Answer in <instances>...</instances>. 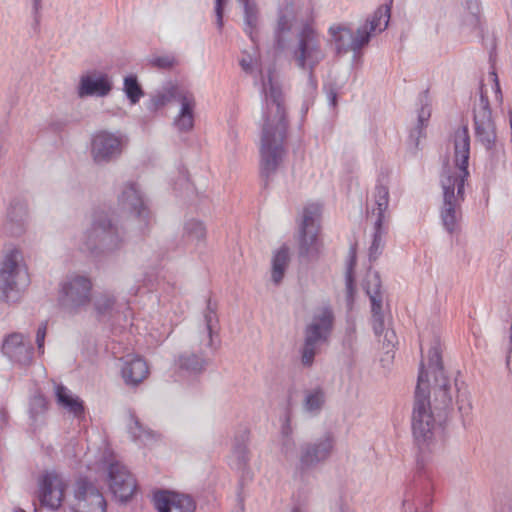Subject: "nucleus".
Segmentation results:
<instances>
[{"mask_svg": "<svg viewBox=\"0 0 512 512\" xmlns=\"http://www.w3.org/2000/svg\"><path fill=\"white\" fill-rule=\"evenodd\" d=\"M440 340L435 338L428 352L427 364L420 365L412 412V433L420 450L428 448L440 426L438 410L452 403L451 386L445 374Z\"/></svg>", "mask_w": 512, "mask_h": 512, "instance_id": "nucleus-1", "label": "nucleus"}, {"mask_svg": "<svg viewBox=\"0 0 512 512\" xmlns=\"http://www.w3.org/2000/svg\"><path fill=\"white\" fill-rule=\"evenodd\" d=\"M264 101L261 116V137L259 146V168L261 178L268 181L276 174L286 156L285 140L287 120L285 99L274 71L262 76Z\"/></svg>", "mask_w": 512, "mask_h": 512, "instance_id": "nucleus-2", "label": "nucleus"}, {"mask_svg": "<svg viewBox=\"0 0 512 512\" xmlns=\"http://www.w3.org/2000/svg\"><path fill=\"white\" fill-rule=\"evenodd\" d=\"M454 167L445 168L441 174L442 204L440 218L444 229L453 234L460 230L462 204L465 201V182L469 177L470 135L467 126L454 133Z\"/></svg>", "mask_w": 512, "mask_h": 512, "instance_id": "nucleus-3", "label": "nucleus"}, {"mask_svg": "<svg viewBox=\"0 0 512 512\" xmlns=\"http://www.w3.org/2000/svg\"><path fill=\"white\" fill-rule=\"evenodd\" d=\"M123 244V233L105 214L95 215L91 226L80 237V249L96 256L112 254Z\"/></svg>", "mask_w": 512, "mask_h": 512, "instance_id": "nucleus-4", "label": "nucleus"}, {"mask_svg": "<svg viewBox=\"0 0 512 512\" xmlns=\"http://www.w3.org/2000/svg\"><path fill=\"white\" fill-rule=\"evenodd\" d=\"M290 55L295 65L307 72L308 82L315 88L314 70L325 59L326 53L321 37L312 25L306 23L297 32L295 43L290 47Z\"/></svg>", "mask_w": 512, "mask_h": 512, "instance_id": "nucleus-5", "label": "nucleus"}, {"mask_svg": "<svg viewBox=\"0 0 512 512\" xmlns=\"http://www.w3.org/2000/svg\"><path fill=\"white\" fill-rule=\"evenodd\" d=\"M28 284L29 275L23 254L18 249H12L0 264V301L8 304L18 302Z\"/></svg>", "mask_w": 512, "mask_h": 512, "instance_id": "nucleus-6", "label": "nucleus"}, {"mask_svg": "<svg viewBox=\"0 0 512 512\" xmlns=\"http://www.w3.org/2000/svg\"><path fill=\"white\" fill-rule=\"evenodd\" d=\"M93 284L82 274L67 275L59 285L58 302L61 309L74 316L85 311L92 300Z\"/></svg>", "mask_w": 512, "mask_h": 512, "instance_id": "nucleus-7", "label": "nucleus"}, {"mask_svg": "<svg viewBox=\"0 0 512 512\" xmlns=\"http://www.w3.org/2000/svg\"><path fill=\"white\" fill-rule=\"evenodd\" d=\"M334 315L330 308L324 307L314 313L311 322L305 327L304 342L301 348V363L310 367L320 347L328 340L332 331Z\"/></svg>", "mask_w": 512, "mask_h": 512, "instance_id": "nucleus-8", "label": "nucleus"}, {"mask_svg": "<svg viewBox=\"0 0 512 512\" xmlns=\"http://www.w3.org/2000/svg\"><path fill=\"white\" fill-rule=\"evenodd\" d=\"M69 481L54 470L43 472L37 480L36 497L41 506L49 510H57L61 507Z\"/></svg>", "mask_w": 512, "mask_h": 512, "instance_id": "nucleus-9", "label": "nucleus"}, {"mask_svg": "<svg viewBox=\"0 0 512 512\" xmlns=\"http://www.w3.org/2000/svg\"><path fill=\"white\" fill-rule=\"evenodd\" d=\"M101 465L108 472V484L112 494L122 502L128 501L136 490L133 475L112 455L104 457Z\"/></svg>", "mask_w": 512, "mask_h": 512, "instance_id": "nucleus-10", "label": "nucleus"}, {"mask_svg": "<svg viewBox=\"0 0 512 512\" xmlns=\"http://www.w3.org/2000/svg\"><path fill=\"white\" fill-rule=\"evenodd\" d=\"M1 353L13 367L27 369L34 362V347L29 335L20 332L7 334L1 344Z\"/></svg>", "mask_w": 512, "mask_h": 512, "instance_id": "nucleus-11", "label": "nucleus"}, {"mask_svg": "<svg viewBox=\"0 0 512 512\" xmlns=\"http://www.w3.org/2000/svg\"><path fill=\"white\" fill-rule=\"evenodd\" d=\"M125 138L121 133L101 130L95 133L91 141V156L95 163L106 164L123 152Z\"/></svg>", "mask_w": 512, "mask_h": 512, "instance_id": "nucleus-12", "label": "nucleus"}, {"mask_svg": "<svg viewBox=\"0 0 512 512\" xmlns=\"http://www.w3.org/2000/svg\"><path fill=\"white\" fill-rule=\"evenodd\" d=\"M335 437L326 432L313 442H306L299 449V465L301 469H310L327 461L333 453Z\"/></svg>", "mask_w": 512, "mask_h": 512, "instance_id": "nucleus-13", "label": "nucleus"}, {"mask_svg": "<svg viewBox=\"0 0 512 512\" xmlns=\"http://www.w3.org/2000/svg\"><path fill=\"white\" fill-rule=\"evenodd\" d=\"M329 35L337 54H345L350 51L357 52L369 43L367 25L358 28L356 34L345 25H332L329 28Z\"/></svg>", "mask_w": 512, "mask_h": 512, "instance_id": "nucleus-14", "label": "nucleus"}, {"mask_svg": "<svg viewBox=\"0 0 512 512\" xmlns=\"http://www.w3.org/2000/svg\"><path fill=\"white\" fill-rule=\"evenodd\" d=\"M73 512H105L103 494L87 479H79L74 491Z\"/></svg>", "mask_w": 512, "mask_h": 512, "instance_id": "nucleus-15", "label": "nucleus"}, {"mask_svg": "<svg viewBox=\"0 0 512 512\" xmlns=\"http://www.w3.org/2000/svg\"><path fill=\"white\" fill-rule=\"evenodd\" d=\"M365 290L371 303V324L376 336H381L387 326L383 308V293L378 273H369L366 278Z\"/></svg>", "mask_w": 512, "mask_h": 512, "instance_id": "nucleus-16", "label": "nucleus"}, {"mask_svg": "<svg viewBox=\"0 0 512 512\" xmlns=\"http://www.w3.org/2000/svg\"><path fill=\"white\" fill-rule=\"evenodd\" d=\"M474 126L477 140L487 150H491L496 141V129L492 120L489 100L483 94L480 96L478 107L474 110Z\"/></svg>", "mask_w": 512, "mask_h": 512, "instance_id": "nucleus-17", "label": "nucleus"}, {"mask_svg": "<svg viewBox=\"0 0 512 512\" xmlns=\"http://www.w3.org/2000/svg\"><path fill=\"white\" fill-rule=\"evenodd\" d=\"M118 205L123 211L135 215L140 221L141 228L148 226L150 214L136 183L128 182L123 185Z\"/></svg>", "mask_w": 512, "mask_h": 512, "instance_id": "nucleus-18", "label": "nucleus"}, {"mask_svg": "<svg viewBox=\"0 0 512 512\" xmlns=\"http://www.w3.org/2000/svg\"><path fill=\"white\" fill-rule=\"evenodd\" d=\"M433 503V487L430 483L422 485L414 484L406 487L402 499V512H421L422 510H429Z\"/></svg>", "mask_w": 512, "mask_h": 512, "instance_id": "nucleus-19", "label": "nucleus"}, {"mask_svg": "<svg viewBox=\"0 0 512 512\" xmlns=\"http://www.w3.org/2000/svg\"><path fill=\"white\" fill-rule=\"evenodd\" d=\"M158 512H195L196 505L188 495L158 491L153 497Z\"/></svg>", "mask_w": 512, "mask_h": 512, "instance_id": "nucleus-20", "label": "nucleus"}, {"mask_svg": "<svg viewBox=\"0 0 512 512\" xmlns=\"http://www.w3.org/2000/svg\"><path fill=\"white\" fill-rule=\"evenodd\" d=\"M27 220V203L22 199H13L7 209V216L4 223L5 233L13 237L21 236L26 230Z\"/></svg>", "mask_w": 512, "mask_h": 512, "instance_id": "nucleus-21", "label": "nucleus"}, {"mask_svg": "<svg viewBox=\"0 0 512 512\" xmlns=\"http://www.w3.org/2000/svg\"><path fill=\"white\" fill-rule=\"evenodd\" d=\"M112 90V81L107 74L94 73L81 77L78 86V96H107Z\"/></svg>", "mask_w": 512, "mask_h": 512, "instance_id": "nucleus-22", "label": "nucleus"}, {"mask_svg": "<svg viewBox=\"0 0 512 512\" xmlns=\"http://www.w3.org/2000/svg\"><path fill=\"white\" fill-rule=\"evenodd\" d=\"M177 97L181 107L179 113L174 118L173 125L180 132H188L194 126L195 97L191 92L188 94H178Z\"/></svg>", "mask_w": 512, "mask_h": 512, "instance_id": "nucleus-23", "label": "nucleus"}, {"mask_svg": "<svg viewBox=\"0 0 512 512\" xmlns=\"http://www.w3.org/2000/svg\"><path fill=\"white\" fill-rule=\"evenodd\" d=\"M148 373L147 363L141 357L128 355L124 358L121 374L127 385H138Z\"/></svg>", "mask_w": 512, "mask_h": 512, "instance_id": "nucleus-24", "label": "nucleus"}, {"mask_svg": "<svg viewBox=\"0 0 512 512\" xmlns=\"http://www.w3.org/2000/svg\"><path fill=\"white\" fill-rule=\"evenodd\" d=\"M248 432L245 430L240 436H236L233 441L232 452L229 457V465L232 469L244 472L250 461L247 447Z\"/></svg>", "mask_w": 512, "mask_h": 512, "instance_id": "nucleus-25", "label": "nucleus"}, {"mask_svg": "<svg viewBox=\"0 0 512 512\" xmlns=\"http://www.w3.org/2000/svg\"><path fill=\"white\" fill-rule=\"evenodd\" d=\"M295 15L291 10L281 11L274 30L275 47L284 50L287 47L289 36L295 24Z\"/></svg>", "mask_w": 512, "mask_h": 512, "instance_id": "nucleus-26", "label": "nucleus"}, {"mask_svg": "<svg viewBox=\"0 0 512 512\" xmlns=\"http://www.w3.org/2000/svg\"><path fill=\"white\" fill-rule=\"evenodd\" d=\"M177 369L185 375H197L205 370L206 359L202 354L183 352L175 359Z\"/></svg>", "mask_w": 512, "mask_h": 512, "instance_id": "nucleus-27", "label": "nucleus"}, {"mask_svg": "<svg viewBox=\"0 0 512 512\" xmlns=\"http://www.w3.org/2000/svg\"><path fill=\"white\" fill-rule=\"evenodd\" d=\"M317 235V230L300 229L299 257L307 260L317 258L321 247V243Z\"/></svg>", "mask_w": 512, "mask_h": 512, "instance_id": "nucleus-28", "label": "nucleus"}, {"mask_svg": "<svg viewBox=\"0 0 512 512\" xmlns=\"http://www.w3.org/2000/svg\"><path fill=\"white\" fill-rule=\"evenodd\" d=\"M206 227L203 222L197 219H189L184 223L182 240L186 245L199 247L205 243Z\"/></svg>", "mask_w": 512, "mask_h": 512, "instance_id": "nucleus-29", "label": "nucleus"}, {"mask_svg": "<svg viewBox=\"0 0 512 512\" xmlns=\"http://www.w3.org/2000/svg\"><path fill=\"white\" fill-rule=\"evenodd\" d=\"M56 401L59 406L79 417L84 412L82 401L72 394V392L63 385H57L55 388Z\"/></svg>", "mask_w": 512, "mask_h": 512, "instance_id": "nucleus-30", "label": "nucleus"}, {"mask_svg": "<svg viewBox=\"0 0 512 512\" xmlns=\"http://www.w3.org/2000/svg\"><path fill=\"white\" fill-rule=\"evenodd\" d=\"M393 0H390L388 4L378 7L372 16L367 20V32L369 33V39L372 35L384 31L389 24L391 6Z\"/></svg>", "mask_w": 512, "mask_h": 512, "instance_id": "nucleus-31", "label": "nucleus"}, {"mask_svg": "<svg viewBox=\"0 0 512 512\" xmlns=\"http://www.w3.org/2000/svg\"><path fill=\"white\" fill-rule=\"evenodd\" d=\"M48 411V402L46 398L40 394L35 393L29 401V418H30V425L37 429L39 426L44 424L46 419V414Z\"/></svg>", "mask_w": 512, "mask_h": 512, "instance_id": "nucleus-32", "label": "nucleus"}, {"mask_svg": "<svg viewBox=\"0 0 512 512\" xmlns=\"http://www.w3.org/2000/svg\"><path fill=\"white\" fill-rule=\"evenodd\" d=\"M244 9V31L255 42V33L259 23V11L254 0H238Z\"/></svg>", "mask_w": 512, "mask_h": 512, "instance_id": "nucleus-33", "label": "nucleus"}, {"mask_svg": "<svg viewBox=\"0 0 512 512\" xmlns=\"http://www.w3.org/2000/svg\"><path fill=\"white\" fill-rule=\"evenodd\" d=\"M289 262V249L286 246H282L277 251H275L272 258L271 271V279L274 284L278 285L281 283L288 268Z\"/></svg>", "mask_w": 512, "mask_h": 512, "instance_id": "nucleus-34", "label": "nucleus"}, {"mask_svg": "<svg viewBox=\"0 0 512 512\" xmlns=\"http://www.w3.org/2000/svg\"><path fill=\"white\" fill-rule=\"evenodd\" d=\"M325 403V394L322 388L315 387L304 391L303 408L310 414H318Z\"/></svg>", "mask_w": 512, "mask_h": 512, "instance_id": "nucleus-35", "label": "nucleus"}, {"mask_svg": "<svg viewBox=\"0 0 512 512\" xmlns=\"http://www.w3.org/2000/svg\"><path fill=\"white\" fill-rule=\"evenodd\" d=\"M387 234V226L381 223V220H375L374 233L372 243L369 248V259L376 260L383 252L385 241L384 237Z\"/></svg>", "mask_w": 512, "mask_h": 512, "instance_id": "nucleus-36", "label": "nucleus"}, {"mask_svg": "<svg viewBox=\"0 0 512 512\" xmlns=\"http://www.w3.org/2000/svg\"><path fill=\"white\" fill-rule=\"evenodd\" d=\"M376 208L372 210V215L376 216L375 220L385 222V212L389 205V190L384 185H377L374 193Z\"/></svg>", "mask_w": 512, "mask_h": 512, "instance_id": "nucleus-37", "label": "nucleus"}, {"mask_svg": "<svg viewBox=\"0 0 512 512\" xmlns=\"http://www.w3.org/2000/svg\"><path fill=\"white\" fill-rule=\"evenodd\" d=\"M321 216V206L317 203H311L304 207L300 229H309L319 231V221Z\"/></svg>", "mask_w": 512, "mask_h": 512, "instance_id": "nucleus-38", "label": "nucleus"}, {"mask_svg": "<svg viewBox=\"0 0 512 512\" xmlns=\"http://www.w3.org/2000/svg\"><path fill=\"white\" fill-rule=\"evenodd\" d=\"M466 15L463 18V25L469 29H476L481 23V7L479 0H465Z\"/></svg>", "mask_w": 512, "mask_h": 512, "instance_id": "nucleus-39", "label": "nucleus"}, {"mask_svg": "<svg viewBox=\"0 0 512 512\" xmlns=\"http://www.w3.org/2000/svg\"><path fill=\"white\" fill-rule=\"evenodd\" d=\"M123 91L131 105L137 104L144 96V91L135 75H129L124 78Z\"/></svg>", "mask_w": 512, "mask_h": 512, "instance_id": "nucleus-40", "label": "nucleus"}, {"mask_svg": "<svg viewBox=\"0 0 512 512\" xmlns=\"http://www.w3.org/2000/svg\"><path fill=\"white\" fill-rule=\"evenodd\" d=\"M190 91L171 85L164 91L158 92L152 97V103L154 107H162L171 100L179 102L178 94H188Z\"/></svg>", "mask_w": 512, "mask_h": 512, "instance_id": "nucleus-41", "label": "nucleus"}, {"mask_svg": "<svg viewBox=\"0 0 512 512\" xmlns=\"http://www.w3.org/2000/svg\"><path fill=\"white\" fill-rule=\"evenodd\" d=\"M204 321H205V332L206 337L204 340V345L207 347H212L213 345V335L217 332V324L218 319L217 315L211 307V302H208L207 311L204 314Z\"/></svg>", "mask_w": 512, "mask_h": 512, "instance_id": "nucleus-42", "label": "nucleus"}, {"mask_svg": "<svg viewBox=\"0 0 512 512\" xmlns=\"http://www.w3.org/2000/svg\"><path fill=\"white\" fill-rule=\"evenodd\" d=\"M421 107L418 110V124L416 128L412 131L411 136L417 134L418 137L422 135L423 129L426 127L427 122L431 116V108L427 103V97L424 96L421 100Z\"/></svg>", "mask_w": 512, "mask_h": 512, "instance_id": "nucleus-43", "label": "nucleus"}, {"mask_svg": "<svg viewBox=\"0 0 512 512\" xmlns=\"http://www.w3.org/2000/svg\"><path fill=\"white\" fill-rule=\"evenodd\" d=\"M115 304V299L109 294H100L94 300V308L99 316L109 315Z\"/></svg>", "mask_w": 512, "mask_h": 512, "instance_id": "nucleus-44", "label": "nucleus"}, {"mask_svg": "<svg viewBox=\"0 0 512 512\" xmlns=\"http://www.w3.org/2000/svg\"><path fill=\"white\" fill-rule=\"evenodd\" d=\"M129 432L135 440H139L144 443L153 437L152 431L144 428L136 418H132L129 426Z\"/></svg>", "mask_w": 512, "mask_h": 512, "instance_id": "nucleus-45", "label": "nucleus"}, {"mask_svg": "<svg viewBox=\"0 0 512 512\" xmlns=\"http://www.w3.org/2000/svg\"><path fill=\"white\" fill-rule=\"evenodd\" d=\"M31 4V29L35 33H39L42 19L43 0H29Z\"/></svg>", "mask_w": 512, "mask_h": 512, "instance_id": "nucleus-46", "label": "nucleus"}, {"mask_svg": "<svg viewBox=\"0 0 512 512\" xmlns=\"http://www.w3.org/2000/svg\"><path fill=\"white\" fill-rule=\"evenodd\" d=\"M149 62L153 67H156L159 69H170L174 65H176L177 60L174 55L165 54V55L153 56L149 60Z\"/></svg>", "mask_w": 512, "mask_h": 512, "instance_id": "nucleus-47", "label": "nucleus"}, {"mask_svg": "<svg viewBox=\"0 0 512 512\" xmlns=\"http://www.w3.org/2000/svg\"><path fill=\"white\" fill-rule=\"evenodd\" d=\"M239 65L241 69L249 75H254L258 71L262 75V72L259 70L257 59L250 54H244L239 61Z\"/></svg>", "mask_w": 512, "mask_h": 512, "instance_id": "nucleus-48", "label": "nucleus"}, {"mask_svg": "<svg viewBox=\"0 0 512 512\" xmlns=\"http://www.w3.org/2000/svg\"><path fill=\"white\" fill-rule=\"evenodd\" d=\"M46 334H47V323L43 322L38 327V329L36 331V337H35L37 351L40 355L44 354V343H45Z\"/></svg>", "mask_w": 512, "mask_h": 512, "instance_id": "nucleus-49", "label": "nucleus"}, {"mask_svg": "<svg viewBox=\"0 0 512 512\" xmlns=\"http://www.w3.org/2000/svg\"><path fill=\"white\" fill-rule=\"evenodd\" d=\"M227 0L215 1L216 24L219 29L223 27V10Z\"/></svg>", "mask_w": 512, "mask_h": 512, "instance_id": "nucleus-50", "label": "nucleus"}, {"mask_svg": "<svg viewBox=\"0 0 512 512\" xmlns=\"http://www.w3.org/2000/svg\"><path fill=\"white\" fill-rule=\"evenodd\" d=\"M384 336V344L389 346H394V343L396 341V334L392 329H389L388 327L385 328V331L382 334Z\"/></svg>", "mask_w": 512, "mask_h": 512, "instance_id": "nucleus-51", "label": "nucleus"}, {"mask_svg": "<svg viewBox=\"0 0 512 512\" xmlns=\"http://www.w3.org/2000/svg\"><path fill=\"white\" fill-rule=\"evenodd\" d=\"M346 292H347V297L349 299H351L353 297V293H354V285H353L352 273L350 270L346 274Z\"/></svg>", "mask_w": 512, "mask_h": 512, "instance_id": "nucleus-52", "label": "nucleus"}, {"mask_svg": "<svg viewBox=\"0 0 512 512\" xmlns=\"http://www.w3.org/2000/svg\"><path fill=\"white\" fill-rule=\"evenodd\" d=\"M509 348L506 355V366L510 368V362L512 358V335L509 336Z\"/></svg>", "mask_w": 512, "mask_h": 512, "instance_id": "nucleus-53", "label": "nucleus"}, {"mask_svg": "<svg viewBox=\"0 0 512 512\" xmlns=\"http://www.w3.org/2000/svg\"><path fill=\"white\" fill-rule=\"evenodd\" d=\"M328 101H329V104L332 106V107H335L336 104H337V93L333 90L329 91L328 93Z\"/></svg>", "mask_w": 512, "mask_h": 512, "instance_id": "nucleus-54", "label": "nucleus"}, {"mask_svg": "<svg viewBox=\"0 0 512 512\" xmlns=\"http://www.w3.org/2000/svg\"><path fill=\"white\" fill-rule=\"evenodd\" d=\"M334 512H351V510L349 509V507L340 504L335 508Z\"/></svg>", "mask_w": 512, "mask_h": 512, "instance_id": "nucleus-55", "label": "nucleus"}, {"mask_svg": "<svg viewBox=\"0 0 512 512\" xmlns=\"http://www.w3.org/2000/svg\"><path fill=\"white\" fill-rule=\"evenodd\" d=\"M290 512H307V510L302 505H294Z\"/></svg>", "mask_w": 512, "mask_h": 512, "instance_id": "nucleus-56", "label": "nucleus"}, {"mask_svg": "<svg viewBox=\"0 0 512 512\" xmlns=\"http://www.w3.org/2000/svg\"><path fill=\"white\" fill-rule=\"evenodd\" d=\"M14 512H25V511L23 509H21V508H17V509L14 510Z\"/></svg>", "mask_w": 512, "mask_h": 512, "instance_id": "nucleus-57", "label": "nucleus"}, {"mask_svg": "<svg viewBox=\"0 0 512 512\" xmlns=\"http://www.w3.org/2000/svg\"><path fill=\"white\" fill-rule=\"evenodd\" d=\"M496 87H497V90L499 91V83L496 82Z\"/></svg>", "mask_w": 512, "mask_h": 512, "instance_id": "nucleus-58", "label": "nucleus"}, {"mask_svg": "<svg viewBox=\"0 0 512 512\" xmlns=\"http://www.w3.org/2000/svg\"><path fill=\"white\" fill-rule=\"evenodd\" d=\"M507 512H512V506L509 508V510Z\"/></svg>", "mask_w": 512, "mask_h": 512, "instance_id": "nucleus-59", "label": "nucleus"}]
</instances>
